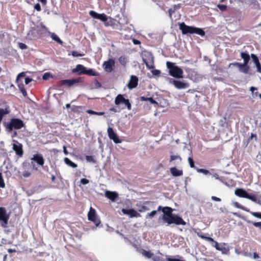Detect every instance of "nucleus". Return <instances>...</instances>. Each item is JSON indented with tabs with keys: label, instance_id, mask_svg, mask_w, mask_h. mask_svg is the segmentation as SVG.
<instances>
[{
	"label": "nucleus",
	"instance_id": "f257e3e1",
	"mask_svg": "<svg viewBox=\"0 0 261 261\" xmlns=\"http://www.w3.org/2000/svg\"><path fill=\"white\" fill-rule=\"evenodd\" d=\"M173 210L172 208L166 206L163 208L162 212L164 215L162 217L163 222L167 223V225L175 224L176 225H186V222L180 217L172 215Z\"/></svg>",
	"mask_w": 261,
	"mask_h": 261
},
{
	"label": "nucleus",
	"instance_id": "f03ea898",
	"mask_svg": "<svg viewBox=\"0 0 261 261\" xmlns=\"http://www.w3.org/2000/svg\"><path fill=\"white\" fill-rule=\"evenodd\" d=\"M179 29L183 34H196L201 36H203L205 35V32L202 29L187 25L184 22L179 24Z\"/></svg>",
	"mask_w": 261,
	"mask_h": 261
},
{
	"label": "nucleus",
	"instance_id": "7ed1b4c3",
	"mask_svg": "<svg viewBox=\"0 0 261 261\" xmlns=\"http://www.w3.org/2000/svg\"><path fill=\"white\" fill-rule=\"evenodd\" d=\"M166 66L169 69V74L175 78L183 77V70L181 68L175 65V63L169 61L166 62Z\"/></svg>",
	"mask_w": 261,
	"mask_h": 261
},
{
	"label": "nucleus",
	"instance_id": "20e7f679",
	"mask_svg": "<svg viewBox=\"0 0 261 261\" xmlns=\"http://www.w3.org/2000/svg\"><path fill=\"white\" fill-rule=\"evenodd\" d=\"M47 29L45 25L42 22H40L35 28H32L28 33L27 36L29 39H34L40 34L45 33Z\"/></svg>",
	"mask_w": 261,
	"mask_h": 261
},
{
	"label": "nucleus",
	"instance_id": "39448f33",
	"mask_svg": "<svg viewBox=\"0 0 261 261\" xmlns=\"http://www.w3.org/2000/svg\"><path fill=\"white\" fill-rule=\"evenodd\" d=\"M142 58L143 62L148 69L154 68V58L151 53L147 51H143L142 54Z\"/></svg>",
	"mask_w": 261,
	"mask_h": 261
},
{
	"label": "nucleus",
	"instance_id": "423d86ee",
	"mask_svg": "<svg viewBox=\"0 0 261 261\" xmlns=\"http://www.w3.org/2000/svg\"><path fill=\"white\" fill-rule=\"evenodd\" d=\"M23 126L24 123L22 120L17 118H13L7 124V128L11 131L13 129H20Z\"/></svg>",
	"mask_w": 261,
	"mask_h": 261
},
{
	"label": "nucleus",
	"instance_id": "0eeeda50",
	"mask_svg": "<svg viewBox=\"0 0 261 261\" xmlns=\"http://www.w3.org/2000/svg\"><path fill=\"white\" fill-rule=\"evenodd\" d=\"M9 215L7 213L6 208L0 207V223L3 227H6L8 223Z\"/></svg>",
	"mask_w": 261,
	"mask_h": 261
},
{
	"label": "nucleus",
	"instance_id": "6e6552de",
	"mask_svg": "<svg viewBox=\"0 0 261 261\" xmlns=\"http://www.w3.org/2000/svg\"><path fill=\"white\" fill-rule=\"evenodd\" d=\"M169 83L173 84L178 89H185L189 87V84L184 81H177L170 78L169 79Z\"/></svg>",
	"mask_w": 261,
	"mask_h": 261
},
{
	"label": "nucleus",
	"instance_id": "1a4fd4ad",
	"mask_svg": "<svg viewBox=\"0 0 261 261\" xmlns=\"http://www.w3.org/2000/svg\"><path fill=\"white\" fill-rule=\"evenodd\" d=\"M115 103L116 105H119L121 103L124 104L128 110H131V104L128 99H125L123 95L118 94L115 99Z\"/></svg>",
	"mask_w": 261,
	"mask_h": 261
},
{
	"label": "nucleus",
	"instance_id": "9d476101",
	"mask_svg": "<svg viewBox=\"0 0 261 261\" xmlns=\"http://www.w3.org/2000/svg\"><path fill=\"white\" fill-rule=\"evenodd\" d=\"M226 244L225 243H222L219 244L216 242L215 245L213 244V246L214 247L216 250L221 252L222 254L228 255L229 253L230 248L229 247H225Z\"/></svg>",
	"mask_w": 261,
	"mask_h": 261
},
{
	"label": "nucleus",
	"instance_id": "9b49d317",
	"mask_svg": "<svg viewBox=\"0 0 261 261\" xmlns=\"http://www.w3.org/2000/svg\"><path fill=\"white\" fill-rule=\"evenodd\" d=\"M88 219L95 224L96 226H98L100 223V220L96 217L95 210L91 207L88 214Z\"/></svg>",
	"mask_w": 261,
	"mask_h": 261
},
{
	"label": "nucleus",
	"instance_id": "f8f14e48",
	"mask_svg": "<svg viewBox=\"0 0 261 261\" xmlns=\"http://www.w3.org/2000/svg\"><path fill=\"white\" fill-rule=\"evenodd\" d=\"M114 66L115 61L113 59H109L108 61H105L102 64L103 69L108 72H112Z\"/></svg>",
	"mask_w": 261,
	"mask_h": 261
},
{
	"label": "nucleus",
	"instance_id": "ddd939ff",
	"mask_svg": "<svg viewBox=\"0 0 261 261\" xmlns=\"http://www.w3.org/2000/svg\"><path fill=\"white\" fill-rule=\"evenodd\" d=\"M107 132L109 138L113 140L114 143L116 144L121 143V140L118 138L117 135L114 132L112 127H109Z\"/></svg>",
	"mask_w": 261,
	"mask_h": 261
},
{
	"label": "nucleus",
	"instance_id": "4468645a",
	"mask_svg": "<svg viewBox=\"0 0 261 261\" xmlns=\"http://www.w3.org/2000/svg\"><path fill=\"white\" fill-rule=\"evenodd\" d=\"M122 212L124 215H127L130 218H138L141 217V215L139 213L132 208L129 210L123 208L122 209Z\"/></svg>",
	"mask_w": 261,
	"mask_h": 261
},
{
	"label": "nucleus",
	"instance_id": "2eb2a0df",
	"mask_svg": "<svg viewBox=\"0 0 261 261\" xmlns=\"http://www.w3.org/2000/svg\"><path fill=\"white\" fill-rule=\"evenodd\" d=\"M235 194L239 197L247 198L251 200L253 195L248 194L245 190L243 189H237L235 190Z\"/></svg>",
	"mask_w": 261,
	"mask_h": 261
},
{
	"label": "nucleus",
	"instance_id": "dca6fc26",
	"mask_svg": "<svg viewBox=\"0 0 261 261\" xmlns=\"http://www.w3.org/2000/svg\"><path fill=\"white\" fill-rule=\"evenodd\" d=\"M231 65L236 66L239 68V71L244 73H247L249 70V66L245 65L244 64H241L238 62H235L229 64V66Z\"/></svg>",
	"mask_w": 261,
	"mask_h": 261
},
{
	"label": "nucleus",
	"instance_id": "f3484780",
	"mask_svg": "<svg viewBox=\"0 0 261 261\" xmlns=\"http://www.w3.org/2000/svg\"><path fill=\"white\" fill-rule=\"evenodd\" d=\"M138 83V79L135 75H131L130 80L127 85L129 89H132L137 87Z\"/></svg>",
	"mask_w": 261,
	"mask_h": 261
},
{
	"label": "nucleus",
	"instance_id": "a211bd4d",
	"mask_svg": "<svg viewBox=\"0 0 261 261\" xmlns=\"http://www.w3.org/2000/svg\"><path fill=\"white\" fill-rule=\"evenodd\" d=\"M13 149L15 151L16 154L19 156H22L23 153L22 145L16 142L13 144Z\"/></svg>",
	"mask_w": 261,
	"mask_h": 261
},
{
	"label": "nucleus",
	"instance_id": "6ab92c4d",
	"mask_svg": "<svg viewBox=\"0 0 261 261\" xmlns=\"http://www.w3.org/2000/svg\"><path fill=\"white\" fill-rule=\"evenodd\" d=\"M105 195L106 197L113 202H115L116 199L118 197V194L116 192L110 191H106Z\"/></svg>",
	"mask_w": 261,
	"mask_h": 261
},
{
	"label": "nucleus",
	"instance_id": "aec40b11",
	"mask_svg": "<svg viewBox=\"0 0 261 261\" xmlns=\"http://www.w3.org/2000/svg\"><path fill=\"white\" fill-rule=\"evenodd\" d=\"M86 68L82 65H77L75 68L72 70L73 73H77L79 74H85Z\"/></svg>",
	"mask_w": 261,
	"mask_h": 261
},
{
	"label": "nucleus",
	"instance_id": "412c9836",
	"mask_svg": "<svg viewBox=\"0 0 261 261\" xmlns=\"http://www.w3.org/2000/svg\"><path fill=\"white\" fill-rule=\"evenodd\" d=\"M62 85H66L68 87H71L79 82V79H73L71 80H64L61 81Z\"/></svg>",
	"mask_w": 261,
	"mask_h": 261
},
{
	"label": "nucleus",
	"instance_id": "4be33fe9",
	"mask_svg": "<svg viewBox=\"0 0 261 261\" xmlns=\"http://www.w3.org/2000/svg\"><path fill=\"white\" fill-rule=\"evenodd\" d=\"M32 160L36 162L39 165L43 166L44 163V160L41 154H36L32 158Z\"/></svg>",
	"mask_w": 261,
	"mask_h": 261
},
{
	"label": "nucleus",
	"instance_id": "5701e85b",
	"mask_svg": "<svg viewBox=\"0 0 261 261\" xmlns=\"http://www.w3.org/2000/svg\"><path fill=\"white\" fill-rule=\"evenodd\" d=\"M251 57L256 67L257 71L258 72L261 73V64L259 63L258 57L255 55L253 54L251 55Z\"/></svg>",
	"mask_w": 261,
	"mask_h": 261
},
{
	"label": "nucleus",
	"instance_id": "b1692460",
	"mask_svg": "<svg viewBox=\"0 0 261 261\" xmlns=\"http://www.w3.org/2000/svg\"><path fill=\"white\" fill-rule=\"evenodd\" d=\"M171 173L174 176H179L182 175V171L178 170L175 167H172L170 169Z\"/></svg>",
	"mask_w": 261,
	"mask_h": 261
},
{
	"label": "nucleus",
	"instance_id": "393cba45",
	"mask_svg": "<svg viewBox=\"0 0 261 261\" xmlns=\"http://www.w3.org/2000/svg\"><path fill=\"white\" fill-rule=\"evenodd\" d=\"M241 57L244 60L243 64H244L245 65H247V64H248V62H249V61L250 60V56L248 54V53L242 52L241 53Z\"/></svg>",
	"mask_w": 261,
	"mask_h": 261
},
{
	"label": "nucleus",
	"instance_id": "a878e982",
	"mask_svg": "<svg viewBox=\"0 0 261 261\" xmlns=\"http://www.w3.org/2000/svg\"><path fill=\"white\" fill-rule=\"evenodd\" d=\"M118 61L122 66L125 67L126 64L128 62V59L125 56H121L118 58Z\"/></svg>",
	"mask_w": 261,
	"mask_h": 261
},
{
	"label": "nucleus",
	"instance_id": "bb28decb",
	"mask_svg": "<svg viewBox=\"0 0 261 261\" xmlns=\"http://www.w3.org/2000/svg\"><path fill=\"white\" fill-rule=\"evenodd\" d=\"M64 161L66 164H67V165H68L72 168H76L77 167V165L76 164H75L74 163L72 162L68 158H64Z\"/></svg>",
	"mask_w": 261,
	"mask_h": 261
},
{
	"label": "nucleus",
	"instance_id": "cd10ccee",
	"mask_svg": "<svg viewBox=\"0 0 261 261\" xmlns=\"http://www.w3.org/2000/svg\"><path fill=\"white\" fill-rule=\"evenodd\" d=\"M251 200L261 205V196L253 195Z\"/></svg>",
	"mask_w": 261,
	"mask_h": 261
},
{
	"label": "nucleus",
	"instance_id": "c85d7f7f",
	"mask_svg": "<svg viewBox=\"0 0 261 261\" xmlns=\"http://www.w3.org/2000/svg\"><path fill=\"white\" fill-rule=\"evenodd\" d=\"M142 254L145 257L150 258L153 257V254L149 251H146L145 250H143L142 252Z\"/></svg>",
	"mask_w": 261,
	"mask_h": 261
},
{
	"label": "nucleus",
	"instance_id": "c756f323",
	"mask_svg": "<svg viewBox=\"0 0 261 261\" xmlns=\"http://www.w3.org/2000/svg\"><path fill=\"white\" fill-rule=\"evenodd\" d=\"M141 100L142 101H149L151 104H155L156 105H158V102L151 97L146 98L144 96H142L141 97Z\"/></svg>",
	"mask_w": 261,
	"mask_h": 261
},
{
	"label": "nucleus",
	"instance_id": "7c9ffc66",
	"mask_svg": "<svg viewBox=\"0 0 261 261\" xmlns=\"http://www.w3.org/2000/svg\"><path fill=\"white\" fill-rule=\"evenodd\" d=\"M176 160L177 163H179L181 161V158L178 155H172L170 156V162Z\"/></svg>",
	"mask_w": 261,
	"mask_h": 261
},
{
	"label": "nucleus",
	"instance_id": "2f4dec72",
	"mask_svg": "<svg viewBox=\"0 0 261 261\" xmlns=\"http://www.w3.org/2000/svg\"><path fill=\"white\" fill-rule=\"evenodd\" d=\"M153 261H167V258H164L162 254L161 255H156L152 257Z\"/></svg>",
	"mask_w": 261,
	"mask_h": 261
},
{
	"label": "nucleus",
	"instance_id": "473e14b6",
	"mask_svg": "<svg viewBox=\"0 0 261 261\" xmlns=\"http://www.w3.org/2000/svg\"><path fill=\"white\" fill-rule=\"evenodd\" d=\"M9 113V111L7 108H0V121L2 120L4 115Z\"/></svg>",
	"mask_w": 261,
	"mask_h": 261
},
{
	"label": "nucleus",
	"instance_id": "72a5a7b5",
	"mask_svg": "<svg viewBox=\"0 0 261 261\" xmlns=\"http://www.w3.org/2000/svg\"><path fill=\"white\" fill-rule=\"evenodd\" d=\"M87 74L90 75H93V76H97L98 75V73L95 71V70H93L92 69H90L88 70L86 69V73Z\"/></svg>",
	"mask_w": 261,
	"mask_h": 261
},
{
	"label": "nucleus",
	"instance_id": "f704fd0d",
	"mask_svg": "<svg viewBox=\"0 0 261 261\" xmlns=\"http://www.w3.org/2000/svg\"><path fill=\"white\" fill-rule=\"evenodd\" d=\"M51 37L53 40L57 41V42L61 44H62L63 42L61 41V40L59 38V37L55 33H52L51 35Z\"/></svg>",
	"mask_w": 261,
	"mask_h": 261
},
{
	"label": "nucleus",
	"instance_id": "c9c22d12",
	"mask_svg": "<svg viewBox=\"0 0 261 261\" xmlns=\"http://www.w3.org/2000/svg\"><path fill=\"white\" fill-rule=\"evenodd\" d=\"M98 19H99V20H101L102 21L105 22L108 20V17H107V15L104 13L99 14Z\"/></svg>",
	"mask_w": 261,
	"mask_h": 261
},
{
	"label": "nucleus",
	"instance_id": "e433bc0d",
	"mask_svg": "<svg viewBox=\"0 0 261 261\" xmlns=\"http://www.w3.org/2000/svg\"><path fill=\"white\" fill-rule=\"evenodd\" d=\"M89 14L93 18H94L95 19H98L99 14L97 13V12H96L94 11H90L89 12Z\"/></svg>",
	"mask_w": 261,
	"mask_h": 261
},
{
	"label": "nucleus",
	"instance_id": "4c0bfd02",
	"mask_svg": "<svg viewBox=\"0 0 261 261\" xmlns=\"http://www.w3.org/2000/svg\"><path fill=\"white\" fill-rule=\"evenodd\" d=\"M87 112L90 114H95V115H102L105 114V113L102 112H95V111H94L93 110H88L87 111Z\"/></svg>",
	"mask_w": 261,
	"mask_h": 261
},
{
	"label": "nucleus",
	"instance_id": "58836bf2",
	"mask_svg": "<svg viewBox=\"0 0 261 261\" xmlns=\"http://www.w3.org/2000/svg\"><path fill=\"white\" fill-rule=\"evenodd\" d=\"M197 171L199 173H202L204 175H207L208 174H210V171L204 169H197Z\"/></svg>",
	"mask_w": 261,
	"mask_h": 261
},
{
	"label": "nucleus",
	"instance_id": "ea45409f",
	"mask_svg": "<svg viewBox=\"0 0 261 261\" xmlns=\"http://www.w3.org/2000/svg\"><path fill=\"white\" fill-rule=\"evenodd\" d=\"M188 162H189L190 167L192 168H195L194 162L191 156L189 157L188 159Z\"/></svg>",
	"mask_w": 261,
	"mask_h": 261
},
{
	"label": "nucleus",
	"instance_id": "a19ab883",
	"mask_svg": "<svg viewBox=\"0 0 261 261\" xmlns=\"http://www.w3.org/2000/svg\"><path fill=\"white\" fill-rule=\"evenodd\" d=\"M5 184L4 182L2 173L0 172V188H4Z\"/></svg>",
	"mask_w": 261,
	"mask_h": 261
},
{
	"label": "nucleus",
	"instance_id": "79ce46f5",
	"mask_svg": "<svg viewBox=\"0 0 261 261\" xmlns=\"http://www.w3.org/2000/svg\"><path fill=\"white\" fill-rule=\"evenodd\" d=\"M167 261H185L181 258H177L175 257H170L169 256H167Z\"/></svg>",
	"mask_w": 261,
	"mask_h": 261
},
{
	"label": "nucleus",
	"instance_id": "37998d69",
	"mask_svg": "<svg viewBox=\"0 0 261 261\" xmlns=\"http://www.w3.org/2000/svg\"><path fill=\"white\" fill-rule=\"evenodd\" d=\"M205 240L210 242L211 243L212 246L213 244L215 245V243L217 242L215 241L213 238L209 237H205Z\"/></svg>",
	"mask_w": 261,
	"mask_h": 261
},
{
	"label": "nucleus",
	"instance_id": "c03bdc74",
	"mask_svg": "<svg viewBox=\"0 0 261 261\" xmlns=\"http://www.w3.org/2000/svg\"><path fill=\"white\" fill-rule=\"evenodd\" d=\"M250 214L254 217L261 219V213L260 212H250Z\"/></svg>",
	"mask_w": 261,
	"mask_h": 261
},
{
	"label": "nucleus",
	"instance_id": "a18cd8bd",
	"mask_svg": "<svg viewBox=\"0 0 261 261\" xmlns=\"http://www.w3.org/2000/svg\"><path fill=\"white\" fill-rule=\"evenodd\" d=\"M25 72H22L19 73L17 75V78H16V83H18L19 79L20 77H22L25 76Z\"/></svg>",
	"mask_w": 261,
	"mask_h": 261
},
{
	"label": "nucleus",
	"instance_id": "49530a36",
	"mask_svg": "<svg viewBox=\"0 0 261 261\" xmlns=\"http://www.w3.org/2000/svg\"><path fill=\"white\" fill-rule=\"evenodd\" d=\"M217 7L221 11H225L227 9V6L224 5L219 4L217 5Z\"/></svg>",
	"mask_w": 261,
	"mask_h": 261
},
{
	"label": "nucleus",
	"instance_id": "de8ad7c7",
	"mask_svg": "<svg viewBox=\"0 0 261 261\" xmlns=\"http://www.w3.org/2000/svg\"><path fill=\"white\" fill-rule=\"evenodd\" d=\"M157 211H153L151 213H148L146 216V218H151L153 217L156 214Z\"/></svg>",
	"mask_w": 261,
	"mask_h": 261
},
{
	"label": "nucleus",
	"instance_id": "09e8293b",
	"mask_svg": "<svg viewBox=\"0 0 261 261\" xmlns=\"http://www.w3.org/2000/svg\"><path fill=\"white\" fill-rule=\"evenodd\" d=\"M72 55L73 56V57H82V56H83L84 55L83 54H79L78 52L76 51H73L72 52Z\"/></svg>",
	"mask_w": 261,
	"mask_h": 261
},
{
	"label": "nucleus",
	"instance_id": "8fccbe9b",
	"mask_svg": "<svg viewBox=\"0 0 261 261\" xmlns=\"http://www.w3.org/2000/svg\"><path fill=\"white\" fill-rule=\"evenodd\" d=\"M151 73L153 75H158L160 74L161 72L159 70L153 69L152 70H151Z\"/></svg>",
	"mask_w": 261,
	"mask_h": 261
},
{
	"label": "nucleus",
	"instance_id": "3c124183",
	"mask_svg": "<svg viewBox=\"0 0 261 261\" xmlns=\"http://www.w3.org/2000/svg\"><path fill=\"white\" fill-rule=\"evenodd\" d=\"M86 160L88 162H94V159L92 156L87 155L86 156Z\"/></svg>",
	"mask_w": 261,
	"mask_h": 261
},
{
	"label": "nucleus",
	"instance_id": "603ef678",
	"mask_svg": "<svg viewBox=\"0 0 261 261\" xmlns=\"http://www.w3.org/2000/svg\"><path fill=\"white\" fill-rule=\"evenodd\" d=\"M89 180L86 178H82L80 180L81 184L83 185H86L89 183Z\"/></svg>",
	"mask_w": 261,
	"mask_h": 261
},
{
	"label": "nucleus",
	"instance_id": "864d4df0",
	"mask_svg": "<svg viewBox=\"0 0 261 261\" xmlns=\"http://www.w3.org/2000/svg\"><path fill=\"white\" fill-rule=\"evenodd\" d=\"M148 210V208L144 205H142L140 208L139 210V212H143Z\"/></svg>",
	"mask_w": 261,
	"mask_h": 261
},
{
	"label": "nucleus",
	"instance_id": "5fc2aeb1",
	"mask_svg": "<svg viewBox=\"0 0 261 261\" xmlns=\"http://www.w3.org/2000/svg\"><path fill=\"white\" fill-rule=\"evenodd\" d=\"M31 175V173L29 171H25L22 173V176L24 177H28Z\"/></svg>",
	"mask_w": 261,
	"mask_h": 261
},
{
	"label": "nucleus",
	"instance_id": "6e6d98bb",
	"mask_svg": "<svg viewBox=\"0 0 261 261\" xmlns=\"http://www.w3.org/2000/svg\"><path fill=\"white\" fill-rule=\"evenodd\" d=\"M34 9L37 11H40L41 9L40 4L39 3L36 4L34 6Z\"/></svg>",
	"mask_w": 261,
	"mask_h": 261
},
{
	"label": "nucleus",
	"instance_id": "4d7b16f0",
	"mask_svg": "<svg viewBox=\"0 0 261 261\" xmlns=\"http://www.w3.org/2000/svg\"><path fill=\"white\" fill-rule=\"evenodd\" d=\"M19 47L22 49H24L27 48V46L25 44L22 43H20L19 44Z\"/></svg>",
	"mask_w": 261,
	"mask_h": 261
},
{
	"label": "nucleus",
	"instance_id": "13d9d810",
	"mask_svg": "<svg viewBox=\"0 0 261 261\" xmlns=\"http://www.w3.org/2000/svg\"><path fill=\"white\" fill-rule=\"evenodd\" d=\"M50 77V74L49 73H45L43 75V79L44 80H47Z\"/></svg>",
	"mask_w": 261,
	"mask_h": 261
},
{
	"label": "nucleus",
	"instance_id": "bf43d9fd",
	"mask_svg": "<svg viewBox=\"0 0 261 261\" xmlns=\"http://www.w3.org/2000/svg\"><path fill=\"white\" fill-rule=\"evenodd\" d=\"M175 11V10H174V9H173V8H171L169 10V17H170L171 19H172V14L173 12H174Z\"/></svg>",
	"mask_w": 261,
	"mask_h": 261
},
{
	"label": "nucleus",
	"instance_id": "052dcab7",
	"mask_svg": "<svg viewBox=\"0 0 261 261\" xmlns=\"http://www.w3.org/2000/svg\"><path fill=\"white\" fill-rule=\"evenodd\" d=\"M253 225L256 227H259L261 228V222H253Z\"/></svg>",
	"mask_w": 261,
	"mask_h": 261
},
{
	"label": "nucleus",
	"instance_id": "680f3d73",
	"mask_svg": "<svg viewBox=\"0 0 261 261\" xmlns=\"http://www.w3.org/2000/svg\"><path fill=\"white\" fill-rule=\"evenodd\" d=\"M32 81V79L31 78L29 77H27L25 79V84L26 85L29 84Z\"/></svg>",
	"mask_w": 261,
	"mask_h": 261
},
{
	"label": "nucleus",
	"instance_id": "e2e57ef3",
	"mask_svg": "<svg viewBox=\"0 0 261 261\" xmlns=\"http://www.w3.org/2000/svg\"><path fill=\"white\" fill-rule=\"evenodd\" d=\"M212 199L214 201H221V199L218 198V197H217L216 196H212L211 197Z\"/></svg>",
	"mask_w": 261,
	"mask_h": 261
},
{
	"label": "nucleus",
	"instance_id": "0e129e2a",
	"mask_svg": "<svg viewBox=\"0 0 261 261\" xmlns=\"http://www.w3.org/2000/svg\"><path fill=\"white\" fill-rule=\"evenodd\" d=\"M233 205L235 207H237V208H240L241 209V207H242V205H240L238 202H233Z\"/></svg>",
	"mask_w": 261,
	"mask_h": 261
},
{
	"label": "nucleus",
	"instance_id": "69168bd1",
	"mask_svg": "<svg viewBox=\"0 0 261 261\" xmlns=\"http://www.w3.org/2000/svg\"><path fill=\"white\" fill-rule=\"evenodd\" d=\"M18 83V88L20 91H21V90L24 89V86L22 84H19L18 83Z\"/></svg>",
	"mask_w": 261,
	"mask_h": 261
},
{
	"label": "nucleus",
	"instance_id": "338daca9",
	"mask_svg": "<svg viewBox=\"0 0 261 261\" xmlns=\"http://www.w3.org/2000/svg\"><path fill=\"white\" fill-rule=\"evenodd\" d=\"M213 177H214L216 179H219L221 181V179L219 177V175L217 173H215L213 174Z\"/></svg>",
	"mask_w": 261,
	"mask_h": 261
},
{
	"label": "nucleus",
	"instance_id": "774afa93",
	"mask_svg": "<svg viewBox=\"0 0 261 261\" xmlns=\"http://www.w3.org/2000/svg\"><path fill=\"white\" fill-rule=\"evenodd\" d=\"M95 86L97 87H101V84L97 81H96L95 82Z\"/></svg>",
	"mask_w": 261,
	"mask_h": 261
}]
</instances>
